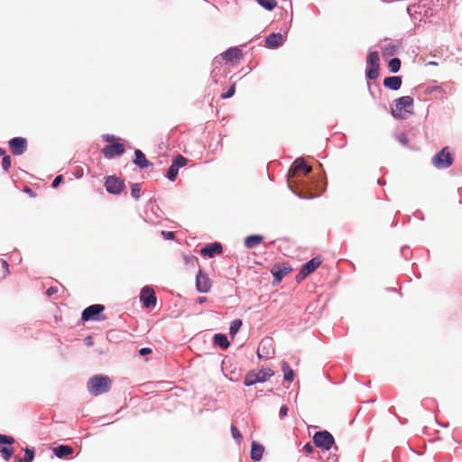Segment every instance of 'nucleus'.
Returning <instances> with one entry per match:
<instances>
[{
    "instance_id": "obj_33",
    "label": "nucleus",
    "mask_w": 462,
    "mask_h": 462,
    "mask_svg": "<svg viewBox=\"0 0 462 462\" xmlns=\"http://www.w3.org/2000/svg\"><path fill=\"white\" fill-rule=\"evenodd\" d=\"M402 61L397 57H393L388 61V69L392 73H397L401 69Z\"/></svg>"
},
{
    "instance_id": "obj_57",
    "label": "nucleus",
    "mask_w": 462,
    "mask_h": 462,
    "mask_svg": "<svg viewBox=\"0 0 462 462\" xmlns=\"http://www.w3.org/2000/svg\"><path fill=\"white\" fill-rule=\"evenodd\" d=\"M377 184L384 186L386 184V181L384 180H383V179H378L377 180Z\"/></svg>"
},
{
    "instance_id": "obj_7",
    "label": "nucleus",
    "mask_w": 462,
    "mask_h": 462,
    "mask_svg": "<svg viewBox=\"0 0 462 462\" xmlns=\"http://www.w3.org/2000/svg\"><path fill=\"white\" fill-rule=\"evenodd\" d=\"M274 374L271 368H262L258 373L249 371L244 379L245 386H252L257 383H264Z\"/></svg>"
},
{
    "instance_id": "obj_64",
    "label": "nucleus",
    "mask_w": 462,
    "mask_h": 462,
    "mask_svg": "<svg viewBox=\"0 0 462 462\" xmlns=\"http://www.w3.org/2000/svg\"><path fill=\"white\" fill-rule=\"evenodd\" d=\"M429 64H430V65H437V62H435V61H430Z\"/></svg>"
},
{
    "instance_id": "obj_12",
    "label": "nucleus",
    "mask_w": 462,
    "mask_h": 462,
    "mask_svg": "<svg viewBox=\"0 0 462 462\" xmlns=\"http://www.w3.org/2000/svg\"><path fill=\"white\" fill-rule=\"evenodd\" d=\"M256 355L259 359H270L274 355L272 337H267L260 341Z\"/></svg>"
},
{
    "instance_id": "obj_52",
    "label": "nucleus",
    "mask_w": 462,
    "mask_h": 462,
    "mask_svg": "<svg viewBox=\"0 0 462 462\" xmlns=\"http://www.w3.org/2000/svg\"><path fill=\"white\" fill-rule=\"evenodd\" d=\"M1 264H2V268H3V271L4 273H8L9 272V264L5 260H2L1 261Z\"/></svg>"
},
{
    "instance_id": "obj_55",
    "label": "nucleus",
    "mask_w": 462,
    "mask_h": 462,
    "mask_svg": "<svg viewBox=\"0 0 462 462\" xmlns=\"http://www.w3.org/2000/svg\"><path fill=\"white\" fill-rule=\"evenodd\" d=\"M58 291H45V294L47 297H51L53 294H55Z\"/></svg>"
},
{
    "instance_id": "obj_6",
    "label": "nucleus",
    "mask_w": 462,
    "mask_h": 462,
    "mask_svg": "<svg viewBox=\"0 0 462 462\" xmlns=\"http://www.w3.org/2000/svg\"><path fill=\"white\" fill-rule=\"evenodd\" d=\"M380 57L376 51H371L367 53L365 78L368 80H375L379 76Z\"/></svg>"
},
{
    "instance_id": "obj_56",
    "label": "nucleus",
    "mask_w": 462,
    "mask_h": 462,
    "mask_svg": "<svg viewBox=\"0 0 462 462\" xmlns=\"http://www.w3.org/2000/svg\"><path fill=\"white\" fill-rule=\"evenodd\" d=\"M328 459L330 460L331 462H337V456L335 454L330 456Z\"/></svg>"
},
{
    "instance_id": "obj_50",
    "label": "nucleus",
    "mask_w": 462,
    "mask_h": 462,
    "mask_svg": "<svg viewBox=\"0 0 462 462\" xmlns=\"http://www.w3.org/2000/svg\"><path fill=\"white\" fill-rule=\"evenodd\" d=\"M152 353V349L150 347H143L139 350L140 356H143Z\"/></svg>"
},
{
    "instance_id": "obj_46",
    "label": "nucleus",
    "mask_w": 462,
    "mask_h": 462,
    "mask_svg": "<svg viewBox=\"0 0 462 462\" xmlns=\"http://www.w3.org/2000/svg\"><path fill=\"white\" fill-rule=\"evenodd\" d=\"M289 409L286 405H282L279 411V416L281 419L285 418L288 415Z\"/></svg>"
},
{
    "instance_id": "obj_22",
    "label": "nucleus",
    "mask_w": 462,
    "mask_h": 462,
    "mask_svg": "<svg viewBox=\"0 0 462 462\" xmlns=\"http://www.w3.org/2000/svg\"><path fill=\"white\" fill-rule=\"evenodd\" d=\"M321 263L322 260L320 256H315L304 263L300 268L309 276L310 273L315 272V270L321 264Z\"/></svg>"
},
{
    "instance_id": "obj_58",
    "label": "nucleus",
    "mask_w": 462,
    "mask_h": 462,
    "mask_svg": "<svg viewBox=\"0 0 462 462\" xmlns=\"http://www.w3.org/2000/svg\"><path fill=\"white\" fill-rule=\"evenodd\" d=\"M367 87H368V90H369L370 95L372 96V97H374V92L371 90V88H370V84H369V83H367Z\"/></svg>"
},
{
    "instance_id": "obj_32",
    "label": "nucleus",
    "mask_w": 462,
    "mask_h": 462,
    "mask_svg": "<svg viewBox=\"0 0 462 462\" xmlns=\"http://www.w3.org/2000/svg\"><path fill=\"white\" fill-rule=\"evenodd\" d=\"M24 457L23 458L16 457L14 462H32L35 457V451L33 448H25Z\"/></svg>"
},
{
    "instance_id": "obj_4",
    "label": "nucleus",
    "mask_w": 462,
    "mask_h": 462,
    "mask_svg": "<svg viewBox=\"0 0 462 462\" xmlns=\"http://www.w3.org/2000/svg\"><path fill=\"white\" fill-rule=\"evenodd\" d=\"M106 307L103 304L96 303L85 308L81 312V320L88 321H103L106 319L104 315Z\"/></svg>"
},
{
    "instance_id": "obj_9",
    "label": "nucleus",
    "mask_w": 462,
    "mask_h": 462,
    "mask_svg": "<svg viewBox=\"0 0 462 462\" xmlns=\"http://www.w3.org/2000/svg\"><path fill=\"white\" fill-rule=\"evenodd\" d=\"M188 162H189V159H187L186 157H184L181 154H178L177 156H175L172 159L171 163L167 170L165 177L170 181H174L178 177L179 170L180 168L185 167L188 164Z\"/></svg>"
},
{
    "instance_id": "obj_31",
    "label": "nucleus",
    "mask_w": 462,
    "mask_h": 462,
    "mask_svg": "<svg viewBox=\"0 0 462 462\" xmlns=\"http://www.w3.org/2000/svg\"><path fill=\"white\" fill-rule=\"evenodd\" d=\"M58 285L61 286V284L58 281L53 280L52 278H47L44 281L41 282V285L37 284L36 287H38L39 289L51 290L58 289Z\"/></svg>"
},
{
    "instance_id": "obj_54",
    "label": "nucleus",
    "mask_w": 462,
    "mask_h": 462,
    "mask_svg": "<svg viewBox=\"0 0 462 462\" xmlns=\"http://www.w3.org/2000/svg\"><path fill=\"white\" fill-rule=\"evenodd\" d=\"M206 301H207V298H206V297H199V298L197 299V302H198L199 304H202V303H204V302H206Z\"/></svg>"
},
{
    "instance_id": "obj_3",
    "label": "nucleus",
    "mask_w": 462,
    "mask_h": 462,
    "mask_svg": "<svg viewBox=\"0 0 462 462\" xmlns=\"http://www.w3.org/2000/svg\"><path fill=\"white\" fill-rule=\"evenodd\" d=\"M312 439L314 445L319 448L326 451H328L331 448L335 451L338 450V447L335 443L333 435L326 430L315 432Z\"/></svg>"
},
{
    "instance_id": "obj_45",
    "label": "nucleus",
    "mask_w": 462,
    "mask_h": 462,
    "mask_svg": "<svg viewBox=\"0 0 462 462\" xmlns=\"http://www.w3.org/2000/svg\"><path fill=\"white\" fill-rule=\"evenodd\" d=\"M308 277V275L301 270V268L300 269L299 273H297L296 277H295V281L300 283L303 280H305L306 278Z\"/></svg>"
},
{
    "instance_id": "obj_17",
    "label": "nucleus",
    "mask_w": 462,
    "mask_h": 462,
    "mask_svg": "<svg viewBox=\"0 0 462 462\" xmlns=\"http://www.w3.org/2000/svg\"><path fill=\"white\" fill-rule=\"evenodd\" d=\"M140 301L144 309L152 310L157 304L155 291H140Z\"/></svg>"
},
{
    "instance_id": "obj_11",
    "label": "nucleus",
    "mask_w": 462,
    "mask_h": 462,
    "mask_svg": "<svg viewBox=\"0 0 462 462\" xmlns=\"http://www.w3.org/2000/svg\"><path fill=\"white\" fill-rule=\"evenodd\" d=\"M125 152V146L119 140L112 143L106 144L102 149L104 157L112 160L116 157L122 156Z\"/></svg>"
},
{
    "instance_id": "obj_2",
    "label": "nucleus",
    "mask_w": 462,
    "mask_h": 462,
    "mask_svg": "<svg viewBox=\"0 0 462 462\" xmlns=\"http://www.w3.org/2000/svg\"><path fill=\"white\" fill-rule=\"evenodd\" d=\"M111 379L105 374H95L87 382V388L92 396H98L110 391Z\"/></svg>"
},
{
    "instance_id": "obj_53",
    "label": "nucleus",
    "mask_w": 462,
    "mask_h": 462,
    "mask_svg": "<svg viewBox=\"0 0 462 462\" xmlns=\"http://www.w3.org/2000/svg\"><path fill=\"white\" fill-rule=\"evenodd\" d=\"M414 217L419 218L420 220H423L424 219V215H423V213L420 210H417L414 213Z\"/></svg>"
},
{
    "instance_id": "obj_63",
    "label": "nucleus",
    "mask_w": 462,
    "mask_h": 462,
    "mask_svg": "<svg viewBox=\"0 0 462 462\" xmlns=\"http://www.w3.org/2000/svg\"><path fill=\"white\" fill-rule=\"evenodd\" d=\"M198 291L201 292V293H205V292H208L209 291L203 290V291Z\"/></svg>"
},
{
    "instance_id": "obj_16",
    "label": "nucleus",
    "mask_w": 462,
    "mask_h": 462,
    "mask_svg": "<svg viewBox=\"0 0 462 462\" xmlns=\"http://www.w3.org/2000/svg\"><path fill=\"white\" fill-rule=\"evenodd\" d=\"M286 42V35L281 32H272L265 37V46L271 50H276Z\"/></svg>"
},
{
    "instance_id": "obj_51",
    "label": "nucleus",
    "mask_w": 462,
    "mask_h": 462,
    "mask_svg": "<svg viewBox=\"0 0 462 462\" xmlns=\"http://www.w3.org/2000/svg\"><path fill=\"white\" fill-rule=\"evenodd\" d=\"M416 6V5H408L407 8H406V13L407 14L411 17V18H413V14H412V9Z\"/></svg>"
},
{
    "instance_id": "obj_21",
    "label": "nucleus",
    "mask_w": 462,
    "mask_h": 462,
    "mask_svg": "<svg viewBox=\"0 0 462 462\" xmlns=\"http://www.w3.org/2000/svg\"><path fill=\"white\" fill-rule=\"evenodd\" d=\"M211 282L208 275L199 269L196 274V289H210Z\"/></svg>"
},
{
    "instance_id": "obj_15",
    "label": "nucleus",
    "mask_w": 462,
    "mask_h": 462,
    "mask_svg": "<svg viewBox=\"0 0 462 462\" xmlns=\"http://www.w3.org/2000/svg\"><path fill=\"white\" fill-rule=\"evenodd\" d=\"M14 442V439L13 437L0 434V453L6 461H8L14 455V449L12 448Z\"/></svg>"
},
{
    "instance_id": "obj_24",
    "label": "nucleus",
    "mask_w": 462,
    "mask_h": 462,
    "mask_svg": "<svg viewBox=\"0 0 462 462\" xmlns=\"http://www.w3.org/2000/svg\"><path fill=\"white\" fill-rule=\"evenodd\" d=\"M263 452H264V448L262 444H260L254 440L252 441L250 457L253 461H254V462L261 461V459L263 458Z\"/></svg>"
},
{
    "instance_id": "obj_29",
    "label": "nucleus",
    "mask_w": 462,
    "mask_h": 462,
    "mask_svg": "<svg viewBox=\"0 0 462 462\" xmlns=\"http://www.w3.org/2000/svg\"><path fill=\"white\" fill-rule=\"evenodd\" d=\"M213 69L210 72V79H212L213 83H217V79L221 75V60H218L217 58H215L212 61Z\"/></svg>"
},
{
    "instance_id": "obj_20",
    "label": "nucleus",
    "mask_w": 462,
    "mask_h": 462,
    "mask_svg": "<svg viewBox=\"0 0 462 462\" xmlns=\"http://www.w3.org/2000/svg\"><path fill=\"white\" fill-rule=\"evenodd\" d=\"M402 84V76H389L385 77L383 81V85L385 88L393 91L399 90Z\"/></svg>"
},
{
    "instance_id": "obj_48",
    "label": "nucleus",
    "mask_w": 462,
    "mask_h": 462,
    "mask_svg": "<svg viewBox=\"0 0 462 462\" xmlns=\"http://www.w3.org/2000/svg\"><path fill=\"white\" fill-rule=\"evenodd\" d=\"M429 90L431 92V91H436V92H439V93H445V90L442 88L441 86L439 85H434V86H430L429 88Z\"/></svg>"
},
{
    "instance_id": "obj_18",
    "label": "nucleus",
    "mask_w": 462,
    "mask_h": 462,
    "mask_svg": "<svg viewBox=\"0 0 462 462\" xmlns=\"http://www.w3.org/2000/svg\"><path fill=\"white\" fill-rule=\"evenodd\" d=\"M223 251V245L219 242H212L207 244L201 250L200 254L208 256V258L214 257L217 254H221Z\"/></svg>"
},
{
    "instance_id": "obj_36",
    "label": "nucleus",
    "mask_w": 462,
    "mask_h": 462,
    "mask_svg": "<svg viewBox=\"0 0 462 462\" xmlns=\"http://www.w3.org/2000/svg\"><path fill=\"white\" fill-rule=\"evenodd\" d=\"M141 183H132L131 184V196L138 200L141 196Z\"/></svg>"
},
{
    "instance_id": "obj_61",
    "label": "nucleus",
    "mask_w": 462,
    "mask_h": 462,
    "mask_svg": "<svg viewBox=\"0 0 462 462\" xmlns=\"http://www.w3.org/2000/svg\"><path fill=\"white\" fill-rule=\"evenodd\" d=\"M90 340H91V337H88V342H87V343H88V345H91V344H92V342H91Z\"/></svg>"
},
{
    "instance_id": "obj_44",
    "label": "nucleus",
    "mask_w": 462,
    "mask_h": 462,
    "mask_svg": "<svg viewBox=\"0 0 462 462\" xmlns=\"http://www.w3.org/2000/svg\"><path fill=\"white\" fill-rule=\"evenodd\" d=\"M401 254L403 256V258L405 260H409L411 256V254L409 252V246L408 245H403L402 248H401Z\"/></svg>"
},
{
    "instance_id": "obj_5",
    "label": "nucleus",
    "mask_w": 462,
    "mask_h": 462,
    "mask_svg": "<svg viewBox=\"0 0 462 462\" xmlns=\"http://www.w3.org/2000/svg\"><path fill=\"white\" fill-rule=\"evenodd\" d=\"M413 98L411 96H402L393 100L391 106V115L393 118H401L402 111L411 113Z\"/></svg>"
},
{
    "instance_id": "obj_35",
    "label": "nucleus",
    "mask_w": 462,
    "mask_h": 462,
    "mask_svg": "<svg viewBox=\"0 0 462 462\" xmlns=\"http://www.w3.org/2000/svg\"><path fill=\"white\" fill-rule=\"evenodd\" d=\"M242 325L243 321L240 319H236L230 323L229 334L232 337H234L237 334Z\"/></svg>"
},
{
    "instance_id": "obj_49",
    "label": "nucleus",
    "mask_w": 462,
    "mask_h": 462,
    "mask_svg": "<svg viewBox=\"0 0 462 462\" xmlns=\"http://www.w3.org/2000/svg\"><path fill=\"white\" fill-rule=\"evenodd\" d=\"M23 190L24 193L28 194L31 198L36 197V193L29 187H24Z\"/></svg>"
},
{
    "instance_id": "obj_13",
    "label": "nucleus",
    "mask_w": 462,
    "mask_h": 462,
    "mask_svg": "<svg viewBox=\"0 0 462 462\" xmlns=\"http://www.w3.org/2000/svg\"><path fill=\"white\" fill-rule=\"evenodd\" d=\"M292 267L289 263L275 264L273 266L271 273L273 276V286H277L284 276L292 272Z\"/></svg>"
},
{
    "instance_id": "obj_14",
    "label": "nucleus",
    "mask_w": 462,
    "mask_h": 462,
    "mask_svg": "<svg viewBox=\"0 0 462 462\" xmlns=\"http://www.w3.org/2000/svg\"><path fill=\"white\" fill-rule=\"evenodd\" d=\"M8 145L14 155L20 156L26 152L28 147V142L26 138L17 136L11 138L8 141Z\"/></svg>"
},
{
    "instance_id": "obj_37",
    "label": "nucleus",
    "mask_w": 462,
    "mask_h": 462,
    "mask_svg": "<svg viewBox=\"0 0 462 462\" xmlns=\"http://www.w3.org/2000/svg\"><path fill=\"white\" fill-rule=\"evenodd\" d=\"M395 139L404 147H410L409 146V143H410V141H409V138L407 136V134L403 132L402 133H399L396 134L395 136Z\"/></svg>"
},
{
    "instance_id": "obj_8",
    "label": "nucleus",
    "mask_w": 462,
    "mask_h": 462,
    "mask_svg": "<svg viewBox=\"0 0 462 462\" xmlns=\"http://www.w3.org/2000/svg\"><path fill=\"white\" fill-rule=\"evenodd\" d=\"M454 162L453 155L450 153L448 147H443L438 152L431 160L432 164L439 170L448 169Z\"/></svg>"
},
{
    "instance_id": "obj_34",
    "label": "nucleus",
    "mask_w": 462,
    "mask_h": 462,
    "mask_svg": "<svg viewBox=\"0 0 462 462\" xmlns=\"http://www.w3.org/2000/svg\"><path fill=\"white\" fill-rule=\"evenodd\" d=\"M256 3L266 11H273L276 5V0H256Z\"/></svg>"
},
{
    "instance_id": "obj_38",
    "label": "nucleus",
    "mask_w": 462,
    "mask_h": 462,
    "mask_svg": "<svg viewBox=\"0 0 462 462\" xmlns=\"http://www.w3.org/2000/svg\"><path fill=\"white\" fill-rule=\"evenodd\" d=\"M12 164L11 157L5 152V155L2 156V168L5 172H8Z\"/></svg>"
},
{
    "instance_id": "obj_23",
    "label": "nucleus",
    "mask_w": 462,
    "mask_h": 462,
    "mask_svg": "<svg viewBox=\"0 0 462 462\" xmlns=\"http://www.w3.org/2000/svg\"><path fill=\"white\" fill-rule=\"evenodd\" d=\"M221 56L222 60H225L227 62H232L235 60H240L243 53L238 47H229L221 54Z\"/></svg>"
},
{
    "instance_id": "obj_47",
    "label": "nucleus",
    "mask_w": 462,
    "mask_h": 462,
    "mask_svg": "<svg viewBox=\"0 0 462 462\" xmlns=\"http://www.w3.org/2000/svg\"><path fill=\"white\" fill-rule=\"evenodd\" d=\"M302 450L307 454H311L314 451V447L308 442L303 446Z\"/></svg>"
},
{
    "instance_id": "obj_30",
    "label": "nucleus",
    "mask_w": 462,
    "mask_h": 462,
    "mask_svg": "<svg viewBox=\"0 0 462 462\" xmlns=\"http://www.w3.org/2000/svg\"><path fill=\"white\" fill-rule=\"evenodd\" d=\"M282 371L283 373L284 380L287 382H291L294 378V371L290 366L287 361H282L281 364Z\"/></svg>"
},
{
    "instance_id": "obj_42",
    "label": "nucleus",
    "mask_w": 462,
    "mask_h": 462,
    "mask_svg": "<svg viewBox=\"0 0 462 462\" xmlns=\"http://www.w3.org/2000/svg\"><path fill=\"white\" fill-rule=\"evenodd\" d=\"M161 235L166 240H173L175 238V233L172 232V231H164V230H162L161 232Z\"/></svg>"
},
{
    "instance_id": "obj_43",
    "label": "nucleus",
    "mask_w": 462,
    "mask_h": 462,
    "mask_svg": "<svg viewBox=\"0 0 462 462\" xmlns=\"http://www.w3.org/2000/svg\"><path fill=\"white\" fill-rule=\"evenodd\" d=\"M63 181V176L62 175H57L51 183V188L57 189L60 183Z\"/></svg>"
},
{
    "instance_id": "obj_28",
    "label": "nucleus",
    "mask_w": 462,
    "mask_h": 462,
    "mask_svg": "<svg viewBox=\"0 0 462 462\" xmlns=\"http://www.w3.org/2000/svg\"><path fill=\"white\" fill-rule=\"evenodd\" d=\"M213 344L226 350L230 346V342L226 334L217 333L213 337Z\"/></svg>"
},
{
    "instance_id": "obj_26",
    "label": "nucleus",
    "mask_w": 462,
    "mask_h": 462,
    "mask_svg": "<svg viewBox=\"0 0 462 462\" xmlns=\"http://www.w3.org/2000/svg\"><path fill=\"white\" fill-rule=\"evenodd\" d=\"M263 238L262 235H249L245 238L244 245L247 249H253L259 245L263 241Z\"/></svg>"
},
{
    "instance_id": "obj_10",
    "label": "nucleus",
    "mask_w": 462,
    "mask_h": 462,
    "mask_svg": "<svg viewBox=\"0 0 462 462\" xmlns=\"http://www.w3.org/2000/svg\"><path fill=\"white\" fill-rule=\"evenodd\" d=\"M104 186L106 190L112 195L120 194L125 188L124 180L115 175L106 177Z\"/></svg>"
},
{
    "instance_id": "obj_27",
    "label": "nucleus",
    "mask_w": 462,
    "mask_h": 462,
    "mask_svg": "<svg viewBox=\"0 0 462 462\" xmlns=\"http://www.w3.org/2000/svg\"><path fill=\"white\" fill-rule=\"evenodd\" d=\"M53 454L58 458H64L73 453V448L68 445H59L52 449Z\"/></svg>"
},
{
    "instance_id": "obj_62",
    "label": "nucleus",
    "mask_w": 462,
    "mask_h": 462,
    "mask_svg": "<svg viewBox=\"0 0 462 462\" xmlns=\"http://www.w3.org/2000/svg\"><path fill=\"white\" fill-rule=\"evenodd\" d=\"M396 291L398 292V294H399V296H400V297H402V291H401V290H398V291Z\"/></svg>"
},
{
    "instance_id": "obj_39",
    "label": "nucleus",
    "mask_w": 462,
    "mask_h": 462,
    "mask_svg": "<svg viewBox=\"0 0 462 462\" xmlns=\"http://www.w3.org/2000/svg\"><path fill=\"white\" fill-rule=\"evenodd\" d=\"M236 93V83H233L229 86L227 90L220 95L222 99H227L232 97Z\"/></svg>"
},
{
    "instance_id": "obj_59",
    "label": "nucleus",
    "mask_w": 462,
    "mask_h": 462,
    "mask_svg": "<svg viewBox=\"0 0 462 462\" xmlns=\"http://www.w3.org/2000/svg\"><path fill=\"white\" fill-rule=\"evenodd\" d=\"M5 150L4 148H0V157H2L3 155H5Z\"/></svg>"
},
{
    "instance_id": "obj_19",
    "label": "nucleus",
    "mask_w": 462,
    "mask_h": 462,
    "mask_svg": "<svg viewBox=\"0 0 462 462\" xmlns=\"http://www.w3.org/2000/svg\"><path fill=\"white\" fill-rule=\"evenodd\" d=\"M133 163L139 169H147L152 166V163L146 158L145 154L140 149H135L134 152Z\"/></svg>"
},
{
    "instance_id": "obj_40",
    "label": "nucleus",
    "mask_w": 462,
    "mask_h": 462,
    "mask_svg": "<svg viewBox=\"0 0 462 462\" xmlns=\"http://www.w3.org/2000/svg\"><path fill=\"white\" fill-rule=\"evenodd\" d=\"M231 434H232V437L233 439L236 441V442H240L243 436L240 432V430L234 425H231Z\"/></svg>"
},
{
    "instance_id": "obj_41",
    "label": "nucleus",
    "mask_w": 462,
    "mask_h": 462,
    "mask_svg": "<svg viewBox=\"0 0 462 462\" xmlns=\"http://www.w3.org/2000/svg\"><path fill=\"white\" fill-rule=\"evenodd\" d=\"M102 139L108 143H112L119 140V138L116 137V135L108 134H103Z\"/></svg>"
},
{
    "instance_id": "obj_25",
    "label": "nucleus",
    "mask_w": 462,
    "mask_h": 462,
    "mask_svg": "<svg viewBox=\"0 0 462 462\" xmlns=\"http://www.w3.org/2000/svg\"><path fill=\"white\" fill-rule=\"evenodd\" d=\"M402 46V40H396L395 42H391L387 45H385L382 50V55L383 58L391 57L393 58V55L396 53L397 49L401 48Z\"/></svg>"
},
{
    "instance_id": "obj_1",
    "label": "nucleus",
    "mask_w": 462,
    "mask_h": 462,
    "mask_svg": "<svg viewBox=\"0 0 462 462\" xmlns=\"http://www.w3.org/2000/svg\"><path fill=\"white\" fill-rule=\"evenodd\" d=\"M310 166L303 157H298L291 165L286 178L288 189L300 199H313L321 195L327 188V180L310 176Z\"/></svg>"
},
{
    "instance_id": "obj_60",
    "label": "nucleus",
    "mask_w": 462,
    "mask_h": 462,
    "mask_svg": "<svg viewBox=\"0 0 462 462\" xmlns=\"http://www.w3.org/2000/svg\"><path fill=\"white\" fill-rule=\"evenodd\" d=\"M142 289L148 290V289H153V288L151 285H145Z\"/></svg>"
}]
</instances>
